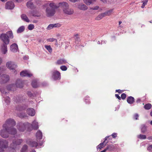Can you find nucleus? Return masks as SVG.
I'll list each match as a JSON object with an SVG mask.
<instances>
[{"instance_id":"18","label":"nucleus","mask_w":152,"mask_h":152,"mask_svg":"<svg viewBox=\"0 0 152 152\" xmlns=\"http://www.w3.org/2000/svg\"><path fill=\"white\" fill-rule=\"evenodd\" d=\"M10 50L13 52H16L18 51V45L16 43H13L10 47Z\"/></svg>"},{"instance_id":"29","label":"nucleus","mask_w":152,"mask_h":152,"mask_svg":"<svg viewBox=\"0 0 152 152\" xmlns=\"http://www.w3.org/2000/svg\"><path fill=\"white\" fill-rule=\"evenodd\" d=\"M32 86L34 88H36L39 86V84L37 80H35L32 81L31 83Z\"/></svg>"},{"instance_id":"3","label":"nucleus","mask_w":152,"mask_h":152,"mask_svg":"<svg viewBox=\"0 0 152 152\" xmlns=\"http://www.w3.org/2000/svg\"><path fill=\"white\" fill-rule=\"evenodd\" d=\"M59 6L61 7L63 9V13L67 15H72L74 13V10L69 7L68 4L65 2L59 3Z\"/></svg>"},{"instance_id":"15","label":"nucleus","mask_w":152,"mask_h":152,"mask_svg":"<svg viewBox=\"0 0 152 152\" xmlns=\"http://www.w3.org/2000/svg\"><path fill=\"white\" fill-rule=\"evenodd\" d=\"M20 75L22 77L26 76L30 77L32 75V74L29 71L25 70L22 71L20 72Z\"/></svg>"},{"instance_id":"26","label":"nucleus","mask_w":152,"mask_h":152,"mask_svg":"<svg viewBox=\"0 0 152 152\" xmlns=\"http://www.w3.org/2000/svg\"><path fill=\"white\" fill-rule=\"evenodd\" d=\"M134 98L132 96H129L127 99V102L131 104H132L134 102Z\"/></svg>"},{"instance_id":"1","label":"nucleus","mask_w":152,"mask_h":152,"mask_svg":"<svg viewBox=\"0 0 152 152\" xmlns=\"http://www.w3.org/2000/svg\"><path fill=\"white\" fill-rule=\"evenodd\" d=\"M16 129L15 128H4L0 131V135L4 138L8 137L9 134L15 135L17 133Z\"/></svg>"},{"instance_id":"57","label":"nucleus","mask_w":152,"mask_h":152,"mask_svg":"<svg viewBox=\"0 0 152 152\" xmlns=\"http://www.w3.org/2000/svg\"><path fill=\"white\" fill-rule=\"evenodd\" d=\"M117 134L116 133H113L112 135V137L113 138H115L117 137Z\"/></svg>"},{"instance_id":"22","label":"nucleus","mask_w":152,"mask_h":152,"mask_svg":"<svg viewBox=\"0 0 152 152\" xmlns=\"http://www.w3.org/2000/svg\"><path fill=\"white\" fill-rule=\"evenodd\" d=\"M7 44H2L1 46V51L2 53L5 54L7 53Z\"/></svg>"},{"instance_id":"4","label":"nucleus","mask_w":152,"mask_h":152,"mask_svg":"<svg viewBox=\"0 0 152 152\" xmlns=\"http://www.w3.org/2000/svg\"><path fill=\"white\" fill-rule=\"evenodd\" d=\"M31 124L28 122L23 123L20 122L18 123L17 127L18 130L20 132H23L25 131L26 129L28 131H30V127L29 126H31Z\"/></svg>"},{"instance_id":"59","label":"nucleus","mask_w":152,"mask_h":152,"mask_svg":"<svg viewBox=\"0 0 152 152\" xmlns=\"http://www.w3.org/2000/svg\"><path fill=\"white\" fill-rule=\"evenodd\" d=\"M115 91L118 92L119 93H121L122 92L121 90L120 89L116 90Z\"/></svg>"},{"instance_id":"5","label":"nucleus","mask_w":152,"mask_h":152,"mask_svg":"<svg viewBox=\"0 0 152 152\" xmlns=\"http://www.w3.org/2000/svg\"><path fill=\"white\" fill-rule=\"evenodd\" d=\"M49 5L50 7H48L47 8L46 12L48 16H52L55 14V9L57 7L54 3H50Z\"/></svg>"},{"instance_id":"20","label":"nucleus","mask_w":152,"mask_h":152,"mask_svg":"<svg viewBox=\"0 0 152 152\" xmlns=\"http://www.w3.org/2000/svg\"><path fill=\"white\" fill-rule=\"evenodd\" d=\"M27 107L25 105H18L15 107V110L21 112L26 109Z\"/></svg>"},{"instance_id":"13","label":"nucleus","mask_w":152,"mask_h":152,"mask_svg":"<svg viewBox=\"0 0 152 152\" xmlns=\"http://www.w3.org/2000/svg\"><path fill=\"white\" fill-rule=\"evenodd\" d=\"M23 141V140L21 139H15L12 140V143L11 145L16 148V146L21 144Z\"/></svg>"},{"instance_id":"37","label":"nucleus","mask_w":152,"mask_h":152,"mask_svg":"<svg viewBox=\"0 0 152 152\" xmlns=\"http://www.w3.org/2000/svg\"><path fill=\"white\" fill-rule=\"evenodd\" d=\"M26 94L28 97L31 98H33L35 97L36 96L35 93L32 94L30 91H27Z\"/></svg>"},{"instance_id":"17","label":"nucleus","mask_w":152,"mask_h":152,"mask_svg":"<svg viewBox=\"0 0 152 152\" xmlns=\"http://www.w3.org/2000/svg\"><path fill=\"white\" fill-rule=\"evenodd\" d=\"M15 7L14 3L11 1L7 2L5 5V8L7 9L11 10L13 9Z\"/></svg>"},{"instance_id":"19","label":"nucleus","mask_w":152,"mask_h":152,"mask_svg":"<svg viewBox=\"0 0 152 152\" xmlns=\"http://www.w3.org/2000/svg\"><path fill=\"white\" fill-rule=\"evenodd\" d=\"M31 124V126H29V127H30V130L33 129L36 130L39 128L38 123L36 122V120H34L32 122V124Z\"/></svg>"},{"instance_id":"52","label":"nucleus","mask_w":152,"mask_h":152,"mask_svg":"<svg viewBox=\"0 0 152 152\" xmlns=\"http://www.w3.org/2000/svg\"><path fill=\"white\" fill-rule=\"evenodd\" d=\"M143 4L141 6V7L142 8H144L145 6L147 4L148 2L147 0H145L144 1H143Z\"/></svg>"},{"instance_id":"8","label":"nucleus","mask_w":152,"mask_h":152,"mask_svg":"<svg viewBox=\"0 0 152 152\" xmlns=\"http://www.w3.org/2000/svg\"><path fill=\"white\" fill-rule=\"evenodd\" d=\"M51 77L54 80H59L61 78L60 73L57 70H54L51 72Z\"/></svg>"},{"instance_id":"36","label":"nucleus","mask_w":152,"mask_h":152,"mask_svg":"<svg viewBox=\"0 0 152 152\" xmlns=\"http://www.w3.org/2000/svg\"><path fill=\"white\" fill-rule=\"evenodd\" d=\"M105 13H102L99 15L95 19L97 20H99L102 19L105 16Z\"/></svg>"},{"instance_id":"39","label":"nucleus","mask_w":152,"mask_h":152,"mask_svg":"<svg viewBox=\"0 0 152 152\" xmlns=\"http://www.w3.org/2000/svg\"><path fill=\"white\" fill-rule=\"evenodd\" d=\"M19 117L21 118H24L27 116V114L24 113H20L18 114Z\"/></svg>"},{"instance_id":"60","label":"nucleus","mask_w":152,"mask_h":152,"mask_svg":"<svg viewBox=\"0 0 152 152\" xmlns=\"http://www.w3.org/2000/svg\"><path fill=\"white\" fill-rule=\"evenodd\" d=\"M140 101H141V99L139 98L137 99L136 100V102L137 103L140 102Z\"/></svg>"},{"instance_id":"14","label":"nucleus","mask_w":152,"mask_h":152,"mask_svg":"<svg viewBox=\"0 0 152 152\" xmlns=\"http://www.w3.org/2000/svg\"><path fill=\"white\" fill-rule=\"evenodd\" d=\"M110 137V136L106 137L104 138V140L103 142L100 143L99 145L97 147V149L99 148L100 149H101V148H103L104 146H105L108 142L107 140V139Z\"/></svg>"},{"instance_id":"34","label":"nucleus","mask_w":152,"mask_h":152,"mask_svg":"<svg viewBox=\"0 0 152 152\" xmlns=\"http://www.w3.org/2000/svg\"><path fill=\"white\" fill-rule=\"evenodd\" d=\"M25 29V27L24 26H21L17 29V32L18 34L23 32Z\"/></svg>"},{"instance_id":"44","label":"nucleus","mask_w":152,"mask_h":152,"mask_svg":"<svg viewBox=\"0 0 152 152\" xmlns=\"http://www.w3.org/2000/svg\"><path fill=\"white\" fill-rule=\"evenodd\" d=\"M74 38L75 40L76 43H78L79 39V37L78 35L77 34H75L74 35Z\"/></svg>"},{"instance_id":"11","label":"nucleus","mask_w":152,"mask_h":152,"mask_svg":"<svg viewBox=\"0 0 152 152\" xmlns=\"http://www.w3.org/2000/svg\"><path fill=\"white\" fill-rule=\"evenodd\" d=\"M9 76L6 74H3L0 77V83L1 84L7 83L10 80Z\"/></svg>"},{"instance_id":"61","label":"nucleus","mask_w":152,"mask_h":152,"mask_svg":"<svg viewBox=\"0 0 152 152\" xmlns=\"http://www.w3.org/2000/svg\"><path fill=\"white\" fill-rule=\"evenodd\" d=\"M69 1L72 2H75L78 1L79 0H69Z\"/></svg>"},{"instance_id":"40","label":"nucleus","mask_w":152,"mask_h":152,"mask_svg":"<svg viewBox=\"0 0 152 152\" xmlns=\"http://www.w3.org/2000/svg\"><path fill=\"white\" fill-rule=\"evenodd\" d=\"M152 107V105L150 103H148L146 104L144 106V108L147 110H149Z\"/></svg>"},{"instance_id":"31","label":"nucleus","mask_w":152,"mask_h":152,"mask_svg":"<svg viewBox=\"0 0 152 152\" xmlns=\"http://www.w3.org/2000/svg\"><path fill=\"white\" fill-rule=\"evenodd\" d=\"M26 5L28 8L32 9L34 8L33 4L31 1H28L26 4Z\"/></svg>"},{"instance_id":"30","label":"nucleus","mask_w":152,"mask_h":152,"mask_svg":"<svg viewBox=\"0 0 152 152\" xmlns=\"http://www.w3.org/2000/svg\"><path fill=\"white\" fill-rule=\"evenodd\" d=\"M15 148H16L10 145L7 149L6 152H16Z\"/></svg>"},{"instance_id":"32","label":"nucleus","mask_w":152,"mask_h":152,"mask_svg":"<svg viewBox=\"0 0 152 152\" xmlns=\"http://www.w3.org/2000/svg\"><path fill=\"white\" fill-rule=\"evenodd\" d=\"M21 17L22 19L23 20L27 22H29L30 21L29 20L26 15L23 14L21 16Z\"/></svg>"},{"instance_id":"7","label":"nucleus","mask_w":152,"mask_h":152,"mask_svg":"<svg viewBox=\"0 0 152 152\" xmlns=\"http://www.w3.org/2000/svg\"><path fill=\"white\" fill-rule=\"evenodd\" d=\"M8 142L3 139H0V152H4L5 149L8 147Z\"/></svg>"},{"instance_id":"12","label":"nucleus","mask_w":152,"mask_h":152,"mask_svg":"<svg viewBox=\"0 0 152 152\" xmlns=\"http://www.w3.org/2000/svg\"><path fill=\"white\" fill-rule=\"evenodd\" d=\"M26 98V96L20 95L15 97L14 98L13 101L16 103L22 102L25 100Z\"/></svg>"},{"instance_id":"41","label":"nucleus","mask_w":152,"mask_h":152,"mask_svg":"<svg viewBox=\"0 0 152 152\" xmlns=\"http://www.w3.org/2000/svg\"><path fill=\"white\" fill-rule=\"evenodd\" d=\"M27 145H24L21 150V152H27Z\"/></svg>"},{"instance_id":"28","label":"nucleus","mask_w":152,"mask_h":152,"mask_svg":"<svg viewBox=\"0 0 152 152\" xmlns=\"http://www.w3.org/2000/svg\"><path fill=\"white\" fill-rule=\"evenodd\" d=\"M42 133L40 130H38L36 134V137L38 140L41 139L42 138Z\"/></svg>"},{"instance_id":"54","label":"nucleus","mask_w":152,"mask_h":152,"mask_svg":"<svg viewBox=\"0 0 152 152\" xmlns=\"http://www.w3.org/2000/svg\"><path fill=\"white\" fill-rule=\"evenodd\" d=\"M54 27H59L61 26V24L59 23H57L53 24Z\"/></svg>"},{"instance_id":"27","label":"nucleus","mask_w":152,"mask_h":152,"mask_svg":"<svg viewBox=\"0 0 152 152\" xmlns=\"http://www.w3.org/2000/svg\"><path fill=\"white\" fill-rule=\"evenodd\" d=\"M140 129L141 132L142 133H144L147 131V126L145 124H142L140 126Z\"/></svg>"},{"instance_id":"9","label":"nucleus","mask_w":152,"mask_h":152,"mask_svg":"<svg viewBox=\"0 0 152 152\" xmlns=\"http://www.w3.org/2000/svg\"><path fill=\"white\" fill-rule=\"evenodd\" d=\"M0 91L2 94V96L4 98V100L5 101V103L7 104H9L10 102V98L8 96L5 97L7 95V93L4 91V90L3 88H2L0 87Z\"/></svg>"},{"instance_id":"50","label":"nucleus","mask_w":152,"mask_h":152,"mask_svg":"<svg viewBox=\"0 0 152 152\" xmlns=\"http://www.w3.org/2000/svg\"><path fill=\"white\" fill-rule=\"evenodd\" d=\"M47 40L48 42H52L54 41H56V42L57 40L56 39H54L53 38H50L49 39H47Z\"/></svg>"},{"instance_id":"63","label":"nucleus","mask_w":152,"mask_h":152,"mask_svg":"<svg viewBox=\"0 0 152 152\" xmlns=\"http://www.w3.org/2000/svg\"><path fill=\"white\" fill-rule=\"evenodd\" d=\"M149 140H152V136H151L148 137L147 138Z\"/></svg>"},{"instance_id":"42","label":"nucleus","mask_w":152,"mask_h":152,"mask_svg":"<svg viewBox=\"0 0 152 152\" xmlns=\"http://www.w3.org/2000/svg\"><path fill=\"white\" fill-rule=\"evenodd\" d=\"M138 138L140 139H146V137L145 135L140 134L137 136Z\"/></svg>"},{"instance_id":"24","label":"nucleus","mask_w":152,"mask_h":152,"mask_svg":"<svg viewBox=\"0 0 152 152\" xmlns=\"http://www.w3.org/2000/svg\"><path fill=\"white\" fill-rule=\"evenodd\" d=\"M15 85L17 87L22 88L23 87V84L21 80H18L16 83Z\"/></svg>"},{"instance_id":"47","label":"nucleus","mask_w":152,"mask_h":152,"mask_svg":"<svg viewBox=\"0 0 152 152\" xmlns=\"http://www.w3.org/2000/svg\"><path fill=\"white\" fill-rule=\"evenodd\" d=\"M34 28V26L33 24H29L28 26V29L30 30H33Z\"/></svg>"},{"instance_id":"56","label":"nucleus","mask_w":152,"mask_h":152,"mask_svg":"<svg viewBox=\"0 0 152 152\" xmlns=\"http://www.w3.org/2000/svg\"><path fill=\"white\" fill-rule=\"evenodd\" d=\"M138 117H139V115L137 113L135 114L134 116V118L135 120H136L138 119Z\"/></svg>"},{"instance_id":"10","label":"nucleus","mask_w":152,"mask_h":152,"mask_svg":"<svg viewBox=\"0 0 152 152\" xmlns=\"http://www.w3.org/2000/svg\"><path fill=\"white\" fill-rule=\"evenodd\" d=\"M6 66L10 69L13 70L14 73L16 74V71L15 69L17 67V65L13 62L9 61L7 62L6 64Z\"/></svg>"},{"instance_id":"6","label":"nucleus","mask_w":152,"mask_h":152,"mask_svg":"<svg viewBox=\"0 0 152 152\" xmlns=\"http://www.w3.org/2000/svg\"><path fill=\"white\" fill-rule=\"evenodd\" d=\"M15 121L12 118H9L5 121V124L3 125L4 128H12L16 125Z\"/></svg>"},{"instance_id":"58","label":"nucleus","mask_w":152,"mask_h":152,"mask_svg":"<svg viewBox=\"0 0 152 152\" xmlns=\"http://www.w3.org/2000/svg\"><path fill=\"white\" fill-rule=\"evenodd\" d=\"M115 96L119 100H120L121 99V97H120L119 95L118 94H115Z\"/></svg>"},{"instance_id":"48","label":"nucleus","mask_w":152,"mask_h":152,"mask_svg":"<svg viewBox=\"0 0 152 152\" xmlns=\"http://www.w3.org/2000/svg\"><path fill=\"white\" fill-rule=\"evenodd\" d=\"M54 27L53 24H50L47 28V30H50L51 29H52Z\"/></svg>"},{"instance_id":"43","label":"nucleus","mask_w":152,"mask_h":152,"mask_svg":"<svg viewBox=\"0 0 152 152\" xmlns=\"http://www.w3.org/2000/svg\"><path fill=\"white\" fill-rule=\"evenodd\" d=\"M45 47L50 53L52 52V49L50 45H45Z\"/></svg>"},{"instance_id":"53","label":"nucleus","mask_w":152,"mask_h":152,"mask_svg":"<svg viewBox=\"0 0 152 152\" xmlns=\"http://www.w3.org/2000/svg\"><path fill=\"white\" fill-rule=\"evenodd\" d=\"M99 7L98 6H96L95 7H91L90 8V10H97L99 9Z\"/></svg>"},{"instance_id":"55","label":"nucleus","mask_w":152,"mask_h":152,"mask_svg":"<svg viewBox=\"0 0 152 152\" xmlns=\"http://www.w3.org/2000/svg\"><path fill=\"white\" fill-rule=\"evenodd\" d=\"M126 94L125 93H123L122 94H121V98L122 99H124L126 98Z\"/></svg>"},{"instance_id":"16","label":"nucleus","mask_w":152,"mask_h":152,"mask_svg":"<svg viewBox=\"0 0 152 152\" xmlns=\"http://www.w3.org/2000/svg\"><path fill=\"white\" fill-rule=\"evenodd\" d=\"M26 143L31 147H37L38 145V143L35 141L28 139L26 140Z\"/></svg>"},{"instance_id":"64","label":"nucleus","mask_w":152,"mask_h":152,"mask_svg":"<svg viewBox=\"0 0 152 152\" xmlns=\"http://www.w3.org/2000/svg\"><path fill=\"white\" fill-rule=\"evenodd\" d=\"M106 42L104 41H102L101 42V44H105Z\"/></svg>"},{"instance_id":"38","label":"nucleus","mask_w":152,"mask_h":152,"mask_svg":"<svg viewBox=\"0 0 152 152\" xmlns=\"http://www.w3.org/2000/svg\"><path fill=\"white\" fill-rule=\"evenodd\" d=\"M106 149L107 151H111L114 150V148L113 145H111L108 146Z\"/></svg>"},{"instance_id":"21","label":"nucleus","mask_w":152,"mask_h":152,"mask_svg":"<svg viewBox=\"0 0 152 152\" xmlns=\"http://www.w3.org/2000/svg\"><path fill=\"white\" fill-rule=\"evenodd\" d=\"M26 113L29 115L31 116H34L35 114L34 109L32 108H28L26 110Z\"/></svg>"},{"instance_id":"49","label":"nucleus","mask_w":152,"mask_h":152,"mask_svg":"<svg viewBox=\"0 0 152 152\" xmlns=\"http://www.w3.org/2000/svg\"><path fill=\"white\" fill-rule=\"evenodd\" d=\"M60 69L63 71H65L67 69V67L65 66H60Z\"/></svg>"},{"instance_id":"25","label":"nucleus","mask_w":152,"mask_h":152,"mask_svg":"<svg viewBox=\"0 0 152 152\" xmlns=\"http://www.w3.org/2000/svg\"><path fill=\"white\" fill-rule=\"evenodd\" d=\"M67 63V61L65 59L62 58L58 60L56 62V64L58 65H61L65 64Z\"/></svg>"},{"instance_id":"51","label":"nucleus","mask_w":152,"mask_h":152,"mask_svg":"<svg viewBox=\"0 0 152 152\" xmlns=\"http://www.w3.org/2000/svg\"><path fill=\"white\" fill-rule=\"evenodd\" d=\"M85 102L86 104H88L90 103L89 97L86 96L85 98Z\"/></svg>"},{"instance_id":"2","label":"nucleus","mask_w":152,"mask_h":152,"mask_svg":"<svg viewBox=\"0 0 152 152\" xmlns=\"http://www.w3.org/2000/svg\"><path fill=\"white\" fill-rule=\"evenodd\" d=\"M13 37L12 32L10 31L6 34H1L0 35V38L4 43L3 44H8L10 42L9 39H13Z\"/></svg>"},{"instance_id":"46","label":"nucleus","mask_w":152,"mask_h":152,"mask_svg":"<svg viewBox=\"0 0 152 152\" xmlns=\"http://www.w3.org/2000/svg\"><path fill=\"white\" fill-rule=\"evenodd\" d=\"M31 13L32 14L33 16H34L39 17L41 16L40 14L35 11H33Z\"/></svg>"},{"instance_id":"45","label":"nucleus","mask_w":152,"mask_h":152,"mask_svg":"<svg viewBox=\"0 0 152 152\" xmlns=\"http://www.w3.org/2000/svg\"><path fill=\"white\" fill-rule=\"evenodd\" d=\"M113 9H110L107 11L104 12L105 13V16L109 15H110L113 12Z\"/></svg>"},{"instance_id":"33","label":"nucleus","mask_w":152,"mask_h":152,"mask_svg":"<svg viewBox=\"0 0 152 152\" xmlns=\"http://www.w3.org/2000/svg\"><path fill=\"white\" fill-rule=\"evenodd\" d=\"M15 85L14 84H12L8 85L7 87V89L9 90L14 91L15 89Z\"/></svg>"},{"instance_id":"62","label":"nucleus","mask_w":152,"mask_h":152,"mask_svg":"<svg viewBox=\"0 0 152 152\" xmlns=\"http://www.w3.org/2000/svg\"><path fill=\"white\" fill-rule=\"evenodd\" d=\"M151 148L152 149V145H149L147 148V150H150V149Z\"/></svg>"},{"instance_id":"23","label":"nucleus","mask_w":152,"mask_h":152,"mask_svg":"<svg viewBox=\"0 0 152 152\" xmlns=\"http://www.w3.org/2000/svg\"><path fill=\"white\" fill-rule=\"evenodd\" d=\"M77 8L82 10H86L88 9L87 7L82 3H79L77 5Z\"/></svg>"},{"instance_id":"35","label":"nucleus","mask_w":152,"mask_h":152,"mask_svg":"<svg viewBox=\"0 0 152 152\" xmlns=\"http://www.w3.org/2000/svg\"><path fill=\"white\" fill-rule=\"evenodd\" d=\"M84 2L87 5H90L96 1V0H83Z\"/></svg>"}]
</instances>
